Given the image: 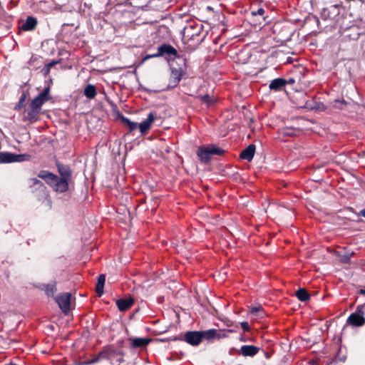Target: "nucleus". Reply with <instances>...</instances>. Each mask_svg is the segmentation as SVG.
Masks as SVG:
<instances>
[{
	"mask_svg": "<svg viewBox=\"0 0 365 365\" xmlns=\"http://www.w3.org/2000/svg\"><path fill=\"white\" fill-rule=\"evenodd\" d=\"M57 167L61 178L48 170H41L38 177L44 180L54 191L64 192L68 190V185L71 181L72 171L69 166L58 161H57Z\"/></svg>",
	"mask_w": 365,
	"mask_h": 365,
	"instance_id": "f257e3e1",
	"label": "nucleus"
},
{
	"mask_svg": "<svg viewBox=\"0 0 365 365\" xmlns=\"http://www.w3.org/2000/svg\"><path fill=\"white\" fill-rule=\"evenodd\" d=\"M225 150L215 144L200 146L197 155L200 160H209L212 155L224 156Z\"/></svg>",
	"mask_w": 365,
	"mask_h": 365,
	"instance_id": "f03ea898",
	"label": "nucleus"
},
{
	"mask_svg": "<svg viewBox=\"0 0 365 365\" xmlns=\"http://www.w3.org/2000/svg\"><path fill=\"white\" fill-rule=\"evenodd\" d=\"M29 187L38 200H46L49 197L46 187L36 178H31L29 180Z\"/></svg>",
	"mask_w": 365,
	"mask_h": 365,
	"instance_id": "7ed1b4c3",
	"label": "nucleus"
},
{
	"mask_svg": "<svg viewBox=\"0 0 365 365\" xmlns=\"http://www.w3.org/2000/svg\"><path fill=\"white\" fill-rule=\"evenodd\" d=\"M364 307L365 304L362 305H359L356 307L355 312L350 314V316L347 319V324L352 325L354 327H361L365 324V318H364Z\"/></svg>",
	"mask_w": 365,
	"mask_h": 365,
	"instance_id": "20e7f679",
	"label": "nucleus"
},
{
	"mask_svg": "<svg viewBox=\"0 0 365 365\" xmlns=\"http://www.w3.org/2000/svg\"><path fill=\"white\" fill-rule=\"evenodd\" d=\"M71 298V294L68 292L61 293L55 297L56 302L65 314H68L70 312Z\"/></svg>",
	"mask_w": 365,
	"mask_h": 365,
	"instance_id": "39448f33",
	"label": "nucleus"
},
{
	"mask_svg": "<svg viewBox=\"0 0 365 365\" xmlns=\"http://www.w3.org/2000/svg\"><path fill=\"white\" fill-rule=\"evenodd\" d=\"M202 334V340L203 339L207 340H210L213 339H221L225 338L228 336L227 333L232 332V329L227 330H217L215 329H211L205 331H200Z\"/></svg>",
	"mask_w": 365,
	"mask_h": 365,
	"instance_id": "423d86ee",
	"label": "nucleus"
},
{
	"mask_svg": "<svg viewBox=\"0 0 365 365\" xmlns=\"http://www.w3.org/2000/svg\"><path fill=\"white\" fill-rule=\"evenodd\" d=\"M50 99V86H47L45 87L43 91L33 99L30 104L41 110V106L43 105V103Z\"/></svg>",
	"mask_w": 365,
	"mask_h": 365,
	"instance_id": "0eeeda50",
	"label": "nucleus"
},
{
	"mask_svg": "<svg viewBox=\"0 0 365 365\" xmlns=\"http://www.w3.org/2000/svg\"><path fill=\"white\" fill-rule=\"evenodd\" d=\"M168 55L175 58H181L178 55L177 50L170 44L163 43L158 48V53H155V56H163Z\"/></svg>",
	"mask_w": 365,
	"mask_h": 365,
	"instance_id": "6e6552de",
	"label": "nucleus"
},
{
	"mask_svg": "<svg viewBox=\"0 0 365 365\" xmlns=\"http://www.w3.org/2000/svg\"><path fill=\"white\" fill-rule=\"evenodd\" d=\"M183 340L192 346H197L202 341V334L200 331H187Z\"/></svg>",
	"mask_w": 365,
	"mask_h": 365,
	"instance_id": "1a4fd4ad",
	"label": "nucleus"
},
{
	"mask_svg": "<svg viewBox=\"0 0 365 365\" xmlns=\"http://www.w3.org/2000/svg\"><path fill=\"white\" fill-rule=\"evenodd\" d=\"M170 88L176 87L180 83L184 71L182 68H175L174 66L170 67Z\"/></svg>",
	"mask_w": 365,
	"mask_h": 365,
	"instance_id": "9d476101",
	"label": "nucleus"
},
{
	"mask_svg": "<svg viewBox=\"0 0 365 365\" xmlns=\"http://www.w3.org/2000/svg\"><path fill=\"white\" fill-rule=\"evenodd\" d=\"M103 350H108L112 352L110 354V358L105 359L110 361V362L112 364H118L119 365L120 363L124 361V359H123L124 353L122 351L113 349L110 346H106L103 349Z\"/></svg>",
	"mask_w": 365,
	"mask_h": 365,
	"instance_id": "9b49d317",
	"label": "nucleus"
},
{
	"mask_svg": "<svg viewBox=\"0 0 365 365\" xmlns=\"http://www.w3.org/2000/svg\"><path fill=\"white\" fill-rule=\"evenodd\" d=\"M259 348L254 345H243L238 350V354L243 356L252 357L258 354Z\"/></svg>",
	"mask_w": 365,
	"mask_h": 365,
	"instance_id": "f8f14e48",
	"label": "nucleus"
},
{
	"mask_svg": "<svg viewBox=\"0 0 365 365\" xmlns=\"http://www.w3.org/2000/svg\"><path fill=\"white\" fill-rule=\"evenodd\" d=\"M38 24L36 18L29 16L21 26V29L24 31H32L36 29Z\"/></svg>",
	"mask_w": 365,
	"mask_h": 365,
	"instance_id": "ddd939ff",
	"label": "nucleus"
},
{
	"mask_svg": "<svg viewBox=\"0 0 365 365\" xmlns=\"http://www.w3.org/2000/svg\"><path fill=\"white\" fill-rule=\"evenodd\" d=\"M134 304V299L131 297L126 299H119L116 301V305L121 312L128 310Z\"/></svg>",
	"mask_w": 365,
	"mask_h": 365,
	"instance_id": "4468645a",
	"label": "nucleus"
},
{
	"mask_svg": "<svg viewBox=\"0 0 365 365\" xmlns=\"http://www.w3.org/2000/svg\"><path fill=\"white\" fill-rule=\"evenodd\" d=\"M155 119L154 114L150 113L148 118L140 124L138 123V128H139L141 133H146L150 128Z\"/></svg>",
	"mask_w": 365,
	"mask_h": 365,
	"instance_id": "2eb2a0df",
	"label": "nucleus"
},
{
	"mask_svg": "<svg viewBox=\"0 0 365 365\" xmlns=\"http://www.w3.org/2000/svg\"><path fill=\"white\" fill-rule=\"evenodd\" d=\"M40 110L34 107L32 105H29V108L26 110V115H25V120H29L30 122H35L38 119V115L40 113Z\"/></svg>",
	"mask_w": 365,
	"mask_h": 365,
	"instance_id": "dca6fc26",
	"label": "nucleus"
},
{
	"mask_svg": "<svg viewBox=\"0 0 365 365\" xmlns=\"http://www.w3.org/2000/svg\"><path fill=\"white\" fill-rule=\"evenodd\" d=\"M287 84V81L282 78H277L272 80L269 86V88L272 91H279L282 90Z\"/></svg>",
	"mask_w": 365,
	"mask_h": 365,
	"instance_id": "f3484780",
	"label": "nucleus"
},
{
	"mask_svg": "<svg viewBox=\"0 0 365 365\" xmlns=\"http://www.w3.org/2000/svg\"><path fill=\"white\" fill-rule=\"evenodd\" d=\"M255 153V145L250 144L240 153V158L241 160H252Z\"/></svg>",
	"mask_w": 365,
	"mask_h": 365,
	"instance_id": "a211bd4d",
	"label": "nucleus"
},
{
	"mask_svg": "<svg viewBox=\"0 0 365 365\" xmlns=\"http://www.w3.org/2000/svg\"><path fill=\"white\" fill-rule=\"evenodd\" d=\"M130 339L131 340V346L135 349L145 347L152 340L150 338H134Z\"/></svg>",
	"mask_w": 365,
	"mask_h": 365,
	"instance_id": "6ab92c4d",
	"label": "nucleus"
},
{
	"mask_svg": "<svg viewBox=\"0 0 365 365\" xmlns=\"http://www.w3.org/2000/svg\"><path fill=\"white\" fill-rule=\"evenodd\" d=\"M111 166L113 175H115L125 174V171L124 161H113Z\"/></svg>",
	"mask_w": 365,
	"mask_h": 365,
	"instance_id": "aec40b11",
	"label": "nucleus"
},
{
	"mask_svg": "<svg viewBox=\"0 0 365 365\" xmlns=\"http://www.w3.org/2000/svg\"><path fill=\"white\" fill-rule=\"evenodd\" d=\"M83 94L88 99L94 98L97 94L96 86L92 84H88L84 88Z\"/></svg>",
	"mask_w": 365,
	"mask_h": 365,
	"instance_id": "412c9836",
	"label": "nucleus"
},
{
	"mask_svg": "<svg viewBox=\"0 0 365 365\" xmlns=\"http://www.w3.org/2000/svg\"><path fill=\"white\" fill-rule=\"evenodd\" d=\"M106 282V276L100 274L98 277V282L96 287V292L99 297L103 294V287Z\"/></svg>",
	"mask_w": 365,
	"mask_h": 365,
	"instance_id": "4be33fe9",
	"label": "nucleus"
},
{
	"mask_svg": "<svg viewBox=\"0 0 365 365\" xmlns=\"http://www.w3.org/2000/svg\"><path fill=\"white\" fill-rule=\"evenodd\" d=\"M297 299L302 302H306L310 299V294L309 292L304 288H299L295 294Z\"/></svg>",
	"mask_w": 365,
	"mask_h": 365,
	"instance_id": "5701e85b",
	"label": "nucleus"
},
{
	"mask_svg": "<svg viewBox=\"0 0 365 365\" xmlns=\"http://www.w3.org/2000/svg\"><path fill=\"white\" fill-rule=\"evenodd\" d=\"M111 351L108 350H101L97 356L93 357L92 359L90 360V363L94 364L98 361H99L101 359H105L106 358H110V354Z\"/></svg>",
	"mask_w": 365,
	"mask_h": 365,
	"instance_id": "b1692460",
	"label": "nucleus"
},
{
	"mask_svg": "<svg viewBox=\"0 0 365 365\" xmlns=\"http://www.w3.org/2000/svg\"><path fill=\"white\" fill-rule=\"evenodd\" d=\"M43 290L46 293V294L48 297H52L53 294L56 292V283L52 282L51 284H48L43 286Z\"/></svg>",
	"mask_w": 365,
	"mask_h": 365,
	"instance_id": "393cba45",
	"label": "nucleus"
},
{
	"mask_svg": "<svg viewBox=\"0 0 365 365\" xmlns=\"http://www.w3.org/2000/svg\"><path fill=\"white\" fill-rule=\"evenodd\" d=\"M120 120L125 125L128 127L130 132H132V131L135 130V129H137V128H138L137 123L133 122L124 116H122Z\"/></svg>",
	"mask_w": 365,
	"mask_h": 365,
	"instance_id": "a878e982",
	"label": "nucleus"
},
{
	"mask_svg": "<svg viewBox=\"0 0 365 365\" xmlns=\"http://www.w3.org/2000/svg\"><path fill=\"white\" fill-rule=\"evenodd\" d=\"M199 98L202 103L207 104L208 106L212 105L215 101L208 94L200 96Z\"/></svg>",
	"mask_w": 365,
	"mask_h": 365,
	"instance_id": "bb28decb",
	"label": "nucleus"
},
{
	"mask_svg": "<svg viewBox=\"0 0 365 365\" xmlns=\"http://www.w3.org/2000/svg\"><path fill=\"white\" fill-rule=\"evenodd\" d=\"M161 152L160 157L164 158L165 160L172 158L173 156H168L166 154H168L170 152V149L168 146H165V148H163Z\"/></svg>",
	"mask_w": 365,
	"mask_h": 365,
	"instance_id": "cd10ccee",
	"label": "nucleus"
},
{
	"mask_svg": "<svg viewBox=\"0 0 365 365\" xmlns=\"http://www.w3.org/2000/svg\"><path fill=\"white\" fill-rule=\"evenodd\" d=\"M26 96L24 93H23L21 97H20V99H19V103L18 105L16 106V110H19L21 109V108L24 105V103L26 101Z\"/></svg>",
	"mask_w": 365,
	"mask_h": 365,
	"instance_id": "c85d7f7f",
	"label": "nucleus"
},
{
	"mask_svg": "<svg viewBox=\"0 0 365 365\" xmlns=\"http://www.w3.org/2000/svg\"><path fill=\"white\" fill-rule=\"evenodd\" d=\"M259 312H263L262 307L261 305L257 307H252L250 308V312L251 314H257Z\"/></svg>",
	"mask_w": 365,
	"mask_h": 365,
	"instance_id": "c756f323",
	"label": "nucleus"
},
{
	"mask_svg": "<svg viewBox=\"0 0 365 365\" xmlns=\"http://www.w3.org/2000/svg\"><path fill=\"white\" fill-rule=\"evenodd\" d=\"M240 326L245 331H250V327L247 322H242L240 323Z\"/></svg>",
	"mask_w": 365,
	"mask_h": 365,
	"instance_id": "7c9ffc66",
	"label": "nucleus"
},
{
	"mask_svg": "<svg viewBox=\"0 0 365 365\" xmlns=\"http://www.w3.org/2000/svg\"><path fill=\"white\" fill-rule=\"evenodd\" d=\"M157 56H155L154 54L152 55H147L145 57L143 58V61H146L150 58H156Z\"/></svg>",
	"mask_w": 365,
	"mask_h": 365,
	"instance_id": "2f4dec72",
	"label": "nucleus"
},
{
	"mask_svg": "<svg viewBox=\"0 0 365 365\" xmlns=\"http://www.w3.org/2000/svg\"><path fill=\"white\" fill-rule=\"evenodd\" d=\"M56 63V61H52L51 63H49L47 66H48V71L50 69L51 67L53 66Z\"/></svg>",
	"mask_w": 365,
	"mask_h": 365,
	"instance_id": "473e14b6",
	"label": "nucleus"
},
{
	"mask_svg": "<svg viewBox=\"0 0 365 365\" xmlns=\"http://www.w3.org/2000/svg\"><path fill=\"white\" fill-rule=\"evenodd\" d=\"M359 215L360 216L363 217H365V208H364V209H363V210H361L359 212Z\"/></svg>",
	"mask_w": 365,
	"mask_h": 365,
	"instance_id": "72a5a7b5",
	"label": "nucleus"
},
{
	"mask_svg": "<svg viewBox=\"0 0 365 365\" xmlns=\"http://www.w3.org/2000/svg\"><path fill=\"white\" fill-rule=\"evenodd\" d=\"M264 13V10L263 9H259L257 11V14L259 15H262Z\"/></svg>",
	"mask_w": 365,
	"mask_h": 365,
	"instance_id": "f704fd0d",
	"label": "nucleus"
},
{
	"mask_svg": "<svg viewBox=\"0 0 365 365\" xmlns=\"http://www.w3.org/2000/svg\"><path fill=\"white\" fill-rule=\"evenodd\" d=\"M358 293L361 294H365V288L359 289Z\"/></svg>",
	"mask_w": 365,
	"mask_h": 365,
	"instance_id": "c9c22d12",
	"label": "nucleus"
},
{
	"mask_svg": "<svg viewBox=\"0 0 365 365\" xmlns=\"http://www.w3.org/2000/svg\"><path fill=\"white\" fill-rule=\"evenodd\" d=\"M83 365H90V364H92L91 363H90V360L88 361H83L82 363Z\"/></svg>",
	"mask_w": 365,
	"mask_h": 365,
	"instance_id": "e433bc0d",
	"label": "nucleus"
},
{
	"mask_svg": "<svg viewBox=\"0 0 365 365\" xmlns=\"http://www.w3.org/2000/svg\"><path fill=\"white\" fill-rule=\"evenodd\" d=\"M354 155H355V153H352V154L349 156L350 160H354V159L355 158Z\"/></svg>",
	"mask_w": 365,
	"mask_h": 365,
	"instance_id": "4c0bfd02",
	"label": "nucleus"
},
{
	"mask_svg": "<svg viewBox=\"0 0 365 365\" xmlns=\"http://www.w3.org/2000/svg\"><path fill=\"white\" fill-rule=\"evenodd\" d=\"M13 161H9V160H6V161H0V163H12Z\"/></svg>",
	"mask_w": 365,
	"mask_h": 365,
	"instance_id": "58836bf2",
	"label": "nucleus"
},
{
	"mask_svg": "<svg viewBox=\"0 0 365 365\" xmlns=\"http://www.w3.org/2000/svg\"><path fill=\"white\" fill-rule=\"evenodd\" d=\"M349 260V257H346V259L344 260V262H348Z\"/></svg>",
	"mask_w": 365,
	"mask_h": 365,
	"instance_id": "ea45409f",
	"label": "nucleus"
},
{
	"mask_svg": "<svg viewBox=\"0 0 365 365\" xmlns=\"http://www.w3.org/2000/svg\"><path fill=\"white\" fill-rule=\"evenodd\" d=\"M201 162H202V163H209L210 161L205 160V161H201Z\"/></svg>",
	"mask_w": 365,
	"mask_h": 365,
	"instance_id": "a19ab883",
	"label": "nucleus"
},
{
	"mask_svg": "<svg viewBox=\"0 0 365 365\" xmlns=\"http://www.w3.org/2000/svg\"><path fill=\"white\" fill-rule=\"evenodd\" d=\"M240 340H241V341H245V340L244 339V338H241V339H240Z\"/></svg>",
	"mask_w": 365,
	"mask_h": 365,
	"instance_id": "79ce46f5",
	"label": "nucleus"
},
{
	"mask_svg": "<svg viewBox=\"0 0 365 365\" xmlns=\"http://www.w3.org/2000/svg\"><path fill=\"white\" fill-rule=\"evenodd\" d=\"M182 61H183L184 63L185 64L186 60L185 58H183Z\"/></svg>",
	"mask_w": 365,
	"mask_h": 365,
	"instance_id": "37998d69",
	"label": "nucleus"
},
{
	"mask_svg": "<svg viewBox=\"0 0 365 365\" xmlns=\"http://www.w3.org/2000/svg\"><path fill=\"white\" fill-rule=\"evenodd\" d=\"M358 156L361 158L364 157L363 155H360V154H358Z\"/></svg>",
	"mask_w": 365,
	"mask_h": 365,
	"instance_id": "c03bdc74",
	"label": "nucleus"
}]
</instances>
